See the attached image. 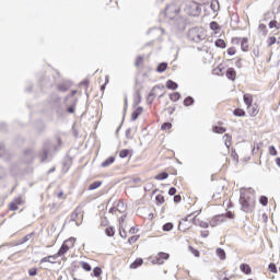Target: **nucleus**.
Segmentation results:
<instances>
[{"instance_id": "22", "label": "nucleus", "mask_w": 280, "mask_h": 280, "mask_svg": "<svg viewBox=\"0 0 280 280\" xmlns=\"http://www.w3.org/2000/svg\"><path fill=\"white\" fill-rule=\"evenodd\" d=\"M167 70V62H161L159 63L156 71L158 73H164V71Z\"/></svg>"}, {"instance_id": "59", "label": "nucleus", "mask_w": 280, "mask_h": 280, "mask_svg": "<svg viewBox=\"0 0 280 280\" xmlns=\"http://www.w3.org/2000/svg\"><path fill=\"white\" fill-rule=\"evenodd\" d=\"M67 113H70L71 115L73 114V113H75V106H70V107H68L67 108Z\"/></svg>"}, {"instance_id": "26", "label": "nucleus", "mask_w": 280, "mask_h": 280, "mask_svg": "<svg viewBox=\"0 0 280 280\" xmlns=\"http://www.w3.org/2000/svg\"><path fill=\"white\" fill-rule=\"evenodd\" d=\"M242 272H244L245 275H250L252 272V269H250V266L246 265V264H242L240 266Z\"/></svg>"}, {"instance_id": "38", "label": "nucleus", "mask_w": 280, "mask_h": 280, "mask_svg": "<svg viewBox=\"0 0 280 280\" xmlns=\"http://www.w3.org/2000/svg\"><path fill=\"white\" fill-rule=\"evenodd\" d=\"M63 244H68L69 248H73L75 245V237L68 238L66 242H63Z\"/></svg>"}, {"instance_id": "25", "label": "nucleus", "mask_w": 280, "mask_h": 280, "mask_svg": "<svg viewBox=\"0 0 280 280\" xmlns=\"http://www.w3.org/2000/svg\"><path fill=\"white\" fill-rule=\"evenodd\" d=\"M210 8L212 12H218V10H220V2H218V0H212Z\"/></svg>"}, {"instance_id": "29", "label": "nucleus", "mask_w": 280, "mask_h": 280, "mask_svg": "<svg viewBox=\"0 0 280 280\" xmlns=\"http://www.w3.org/2000/svg\"><path fill=\"white\" fill-rule=\"evenodd\" d=\"M80 215V208H77L70 215V222H75L78 217Z\"/></svg>"}, {"instance_id": "31", "label": "nucleus", "mask_w": 280, "mask_h": 280, "mask_svg": "<svg viewBox=\"0 0 280 280\" xmlns=\"http://www.w3.org/2000/svg\"><path fill=\"white\" fill-rule=\"evenodd\" d=\"M170 174L167 172H162L155 176L156 180H165L168 178Z\"/></svg>"}, {"instance_id": "12", "label": "nucleus", "mask_w": 280, "mask_h": 280, "mask_svg": "<svg viewBox=\"0 0 280 280\" xmlns=\"http://www.w3.org/2000/svg\"><path fill=\"white\" fill-rule=\"evenodd\" d=\"M166 89H168L170 91H176V89H178V83L174 82L173 80H167Z\"/></svg>"}, {"instance_id": "43", "label": "nucleus", "mask_w": 280, "mask_h": 280, "mask_svg": "<svg viewBox=\"0 0 280 280\" xmlns=\"http://www.w3.org/2000/svg\"><path fill=\"white\" fill-rule=\"evenodd\" d=\"M93 275H94V277H101L102 276V268L95 267L93 269Z\"/></svg>"}, {"instance_id": "27", "label": "nucleus", "mask_w": 280, "mask_h": 280, "mask_svg": "<svg viewBox=\"0 0 280 280\" xmlns=\"http://www.w3.org/2000/svg\"><path fill=\"white\" fill-rule=\"evenodd\" d=\"M241 40L242 51H248V38H242Z\"/></svg>"}, {"instance_id": "53", "label": "nucleus", "mask_w": 280, "mask_h": 280, "mask_svg": "<svg viewBox=\"0 0 280 280\" xmlns=\"http://www.w3.org/2000/svg\"><path fill=\"white\" fill-rule=\"evenodd\" d=\"M138 240H139L138 236H131V237L128 238V243L129 244H135Z\"/></svg>"}, {"instance_id": "41", "label": "nucleus", "mask_w": 280, "mask_h": 280, "mask_svg": "<svg viewBox=\"0 0 280 280\" xmlns=\"http://www.w3.org/2000/svg\"><path fill=\"white\" fill-rule=\"evenodd\" d=\"M188 250H190L195 257H200V252L192 246H188Z\"/></svg>"}, {"instance_id": "18", "label": "nucleus", "mask_w": 280, "mask_h": 280, "mask_svg": "<svg viewBox=\"0 0 280 280\" xmlns=\"http://www.w3.org/2000/svg\"><path fill=\"white\" fill-rule=\"evenodd\" d=\"M165 11H166V14H172V12H174L175 14H178V12H180V9H177L175 5H167Z\"/></svg>"}, {"instance_id": "7", "label": "nucleus", "mask_w": 280, "mask_h": 280, "mask_svg": "<svg viewBox=\"0 0 280 280\" xmlns=\"http://www.w3.org/2000/svg\"><path fill=\"white\" fill-rule=\"evenodd\" d=\"M56 259H58V255H50L40 259V264H56Z\"/></svg>"}, {"instance_id": "8", "label": "nucleus", "mask_w": 280, "mask_h": 280, "mask_svg": "<svg viewBox=\"0 0 280 280\" xmlns=\"http://www.w3.org/2000/svg\"><path fill=\"white\" fill-rule=\"evenodd\" d=\"M247 113L250 115V117H256V115L259 114V108H257V105H249L247 106Z\"/></svg>"}, {"instance_id": "15", "label": "nucleus", "mask_w": 280, "mask_h": 280, "mask_svg": "<svg viewBox=\"0 0 280 280\" xmlns=\"http://www.w3.org/2000/svg\"><path fill=\"white\" fill-rule=\"evenodd\" d=\"M139 266H143V258H138V259H136V260L130 265V268H131V270H137V268H139Z\"/></svg>"}, {"instance_id": "47", "label": "nucleus", "mask_w": 280, "mask_h": 280, "mask_svg": "<svg viewBox=\"0 0 280 280\" xmlns=\"http://www.w3.org/2000/svg\"><path fill=\"white\" fill-rule=\"evenodd\" d=\"M28 275H30V277H36V275H38V269H36V268H31V269L28 270Z\"/></svg>"}, {"instance_id": "61", "label": "nucleus", "mask_w": 280, "mask_h": 280, "mask_svg": "<svg viewBox=\"0 0 280 280\" xmlns=\"http://www.w3.org/2000/svg\"><path fill=\"white\" fill-rule=\"evenodd\" d=\"M180 200H183V198L180 197V195H175V196H174V202H180Z\"/></svg>"}, {"instance_id": "48", "label": "nucleus", "mask_w": 280, "mask_h": 280, "mask_svg": "<svg viewBox=\"0 0 280 280\" xmlns=\"http://www.w3.org/2000/svg\"><path fill=\"white\" fill-rule=\"evenodd\" d=\"M10 210L11 211H18L19 210V206L16 205V202L12 201L10 205Z\"/></svg>"}, {"instance_id": "21", "label": "nucleus", "mask_w": 280, "mask_h": 280, "mask_svg": "<svg viewBox=\"0 0 280 280\" xmlns=\"http://www.w3.org/2000/svg\"><path fill=\"white\" fill-rule=\"evenodd\" d=\"M116 211H118L119 213H125L126 211V205L124 201H119L116 206Z\"/></svg>"}, {"instance_id": "30", "label": "nucleus", "mask_w": 280, "mask_h": 280, "mask_svg": "<svg viewBox=\"0 0 280 280\" xmlns=\"http://www.w3.org/2000/svg\"><path fill=\"white\" fill-rule=\"evenodd\" d=\"M195 102H196V101L194 100V97L187 96V97L184 100V106H194Z\"/></svg>"}, {"instance_id": "32", "label": "nucleus", "mask_w": 280, "mask_h": 280, "mask_svg": "<svg viewBox=\"0 0 280 280\" xmlns=\"http://www.w3.org/2000/svg\"><path fill=\"white\" fill-rule=\"evenodd\" d=\"M105 235H107V237H113L115 235V228L113 226L106 228Z\"/></svg>"}, {"instance_id": "51", "label": "nucleus", "mask_w": 280, "mask_h": 280, "mask_svg": "<svg viewBox=\"0 0 280 280\" xmlns=\"http://www.w3.org/2000/svg\"><path fill=\"white\" fill-rule=\"evenodd\" d=\"M141 62H143V57L138 56L137 59H136L135 66L139 67L141 65Z\"/></svg>"}, {"instance_id": "20", "label": "nucleus", "mask_w": 280, "mask_h": 280, "mask_svg": "<svg viewBox=\"0 0 280 280\" xmlns=\"http://www.w3.org/2000/svg\"><path fill=\"white\" fill-rule=\"evenodd\" d=\"M215 47H219L220 49H226V42L224 39L219 38L214 43Z\"/></svg>"}, {"instance_id": "44", "label": "nucleus", "mask_w": 280, "mask_h": 280, "mask_svg": "<svg viewBox=\"0 0 280 280\" xmlns=\"http://www.w3.org/2000/svg\"><path fill=\"white\" fill-rule=\"evenodd\" d=\"M161 130H172V122H164L161 126Z\"/></svg>"}, {"instance_id": "56", "label": "nucleus", "mask_w": 280, "mask_h": 280, "mask_svg": "<svg viewBox=\"0 0 280 280\" xmlns=\"http://www.w3.org/2000/svg\"><path fill=\"white\" fill-rule=\"evenodd\" d=\"M199 226H200L201 229H209V223H208V222H205V221H201L200 224H199Z\"/></svg>"}, {"instance_id": "11", "label": "nucleus", "mask_w": 280, "mask_h": 280, "mask_svg": "<svg viewBox=\"0 0 280 280\" xmlns=\"http://www.w3.org/2000/svg\"><path fill=\"white\" fill-rule=\"evenodd\" d=\"M141 113H143V107H138L136 110H133L131 114V121H137Z\"/></svg>"}, {"instance_id": "4", "label": "nucleus", "mask_w": 280, "mask_h": 280, "mask_svg": "<svg viewBox=\"0 0 280 280\" xmlns=\"http://www.w3.org/2000/svg\"><path fill=\"white\" fill-rule=\"evenodd\" d=\"M34 159H35L34 150L28 149L24 151V154L22 156L23 163H26V165H30V163H34Z\"/></svg>"}, {"instance_id": "36", "label": "nucleus", "mask_w": 280, "mask_h": 280, "mask_svg": "<svg viewBox=\"0 0 280 280\" xmlns=\"http://www.w3.org/2000/svg\"><path fill=\"white\" fill-rule=\"evenodd\" d=\"M223 139H224V141H225V147L228 148V149H230L231 148V136L229 135V133H225L224 136H223Z\"/></svg>"}, {"instance_id": "33", "label": "nucleus", "mask_w": 280, "mask_h": 280, "mask_svg": "<svg viewBox=\"0 0 280 280\" xmlns=\"http://www.w3.org/2000/svg\"><path fill=\"white\" fill-rule=\"evenodd\" d=\"M210 30H212V32L220 31V24L215 21L210 22Z\"/></svg>"}, {"instance_id": "10", "label": "nucleus", "mask_w": 280, "mask_h": 280, "mask_svg": "<svg viewBox=\"0 0 280 280\" xmlns=\"http://www.w3.org/2000/svg\"><path fill=\"white\" fill-rule=\"evenodd\" d=\"M226 78H228L229 80H232V82H234L235 78H237V72H235V69L229 68V69L226 70Z\"/></svg>"}, {"instance_id": "23", "label": "nucleus", "mask_w": 280, "mask_h": 280, "mask_svg": "<svg viewBox=\"0 0 280 280\" xmlns=\"http://www.w3.org/2000/svg\"><path fill=\"white\" fill-rule=\"evenodd\" d=\"M217 255H218V257L222 260V261H224V259H226V252H224V249H222V248H217Z\"/></svg>"}, {"instance_id": "37", "label": "nucleus", "mask_w": 280, "mask_h": 280, "mask_svg": "<svg viewBox=\"0 0 280 280\" xmlns=\"http://www.w3.org/2000/svg\"><path fill=\"white\" fill-rule=\"evenodd\" d=\"M155 202L159 206L163 205V202H165V197L163 195H156Z\"/></svg>"}, {"instance_id": "52", "label": "nucleus", "mask_w": 280, "mask_h": 280, "mask_svg": "<svg viewBox=\"0 0 280 280\" xmlns=\"http://www.w3.org/2000/svg\"><path fill=\"white\" fill-rule=\"evenodd\" d=\"M269 27H270V30H272V28H275V27H277V30H279V26H278L277 21H270V22H269Z\"/></svg>"}, {"instance_id": "24", "label": "nucleus", "mask_w": 280, "mask_h": 280, "mask_svg": "<svg viewBox=\"0 0 280 280\" xmlns=\"http://www.w3.org/2000/svg\"><path fill=\"white\" fill-rule=\"evenodd\" d=\"M233 115L235 117H246V112H244L242 108H236L233 110Z\"/></svg>"}, {"instance_id": "14", "label": "nucleus", "mask_w": 280, "mask_h": 280, "mask_svg": "<svg viewBox=\"0 0 280 280\" xmlns=\"http://www.w3.org/2000/svg\"><path fill=\"white\" fill-rule=\"evenodd\" d=\"M71 85L69 83H59L57 85L58 91H60L61 93H67V91H69Z\"/></svg>"}, {"instance_id": "34", "label": "nucleus", "mask_w": 280, "mask_h": 280, "mask_svg": "<svg viewBox=\"0 0 280 280\" xmlns=\"http://www.w3.org/2000/svg\"><path fill=\"white\" fill-rule=\"evenodd\" d=\"M170 100L172 102H178V100H180V94L178 92H174V93L170 94Z\"/></svg>"}, {"instance_id": "2", "label": "nucleus", "mask_w": 280, "mask_h": 280, "mask_svg": "<svg viewBox=\"0 0 280 280\" xmlns=\"http://www.w3.org/2000/svg\"><path fill=\"white\" fill-rule=\"evenodd\" d=\"M188 38L192 43H202L207 38V34L202 27L195 26L188 31Z\"/></svg>"}, {"instance_id": "55", "label": "nucleus", "mask_w": 280, "mask_h": 280, "mask_svg": "<svg viewBox=\"0 0 280 280\" xmlns=\"http://www.w3.org/2000/svg\"><path fill=\"white\" fill-rule=\"evenodd\" d=\"M168 196H176V188L171 187V188L168 189Z\"/></svg>"}, {"instance_id": "40", "label": "nucleus", "mask_w": 280, "mask_h": 280, "mask_svg": "<svg viewBox=\"0 0 280 280\" xmlns=\"http://www.w3.org/2000/svg\"><path fill=\"white\" fill-rule=\"evenodd\" d=\"M128 154H130V150H128V149L121 150V151L119 152L120 159H126V158H128Z\"/></svg>"}, {"instance_id": "63", "label": "nucleus", "mask_w": 280, "mask_h": 280, "mask_svg": "<svg viewBox=\"0 0 280 280\" xmlns=\"http://www.w3.org/2000/svg\"><path fill=\"white\" fill-rule=\"evenodd\" d=\"M219 280H231V278H229L224 275H221V276H219Z\"/></svg>"}, {"instance_id": "54", "label": "nucleus", "mask_w": 280, "mask_h": 280, "mask_svg": "<svg viewBox=\"0 0 280 280\" xmlns=\"http://www.w3.org/2000/svg\"><path fill=\"white\" fill-rule=\"evenodd\" d=\"M5 154V145L3 143H0V156Z\"/></svg>"}, {"instance_id": "46", "label": "nucleus", "mask_w": 280, "mask_h": 280, "mask_svg": "<svg viewBox=\"0 0 280 280\" xmlns=\"http://www.w3.org/2000/svg\"><path fill=\"white\" fill-rule=\"evenodd\" d=\"M269 154L271 156H277V148H275V145L269 147Z\"/></svg>"}, {"instance_id": "45", "label": "nucleus", "mask_w": 280, "mask_h": 280, "mask_svg": "<svg viewBox=\"0 0 280 280\" xmlns=\"http://www.w3.org/2000/svg\"><path fill=\"white\" fill-rule=\"evenodd\" d=\"M259 202H260V205H262V207H266V205H268V197L261 196L259 198Z\"/></svg>"}, {"instance_id": "28", "label": "nucleus", "mask_w": 280, "mask_h": 280, "mask_svg": "<svg viewBox=\"0 0 280 280\" xmlns=\"http://www.w3.org/2000/svg\"><path fill=\"white\" fill-rule=\"evenodd\" d=\"M258 30L261 33V36H268V27L266 24H259Z\"/></svg>"}, {"instance_id": "50", "label": "nucleus", "mask_w": 280, "mask_h": 280, "mask_svg": "<svg viewBox=\"0 0 280 280\" xmlns=\"http://www.w3.org/2000/svg\"><path fill=\"white\" fill-rule=\"evenodd\" d=\"M268 268H269L270 272L277 273V265L271 262V264H269Z\"/></svg>"}, {"instance_id": "64", "label": "nucleus", "mask_w": 280, "mask_h": 280, "mask_svg": "<svg viewBox=\"0 0 280 280\" xmlns=\"http://www.w3.org/2000/svg\"><path fill=\"white\" fill-rule=\"evenodd\" d=\"M179 28L180 30H184L185 28V20H180V23H179Z\"/></svg>"}, {"instance_id": "35", "label": "nucleus", "mask_w": 280, "mask_h": 280, "mask_svg": "<svg viewBox=\"0 0 280 280\" xmlns=\"http://www.w3.org/2000/svg\"><path fill=\"white\" fill-rule=\"evenodd\" d=\"M172 229H174V223H172V222L165 223V224L163 225V228H162V230H163L164 232H170V231H172Z\"/></svg>"}, {"instance_id": "60", "label": "nucleus", "mask_w": 280, "mask_h": 280, "mask_svg": "<svg viewBox=\"0 0 280 280\" xmlns=\"http://www.w3.org/2000/svg\"><path fill=\"white\" fill-rule=\"evenodd\" d=\"M101 226H108V219H103L101 222Z\"/></svg>"}, {"instance_id": "6", "label": "nucleus", "mask_w": 280, "mask_h": 280, "mask_svg": "<svg viewBox=\"0 0 280 280\" xmlns=\"http://www.w3.org/2000/svg\"><path fill=\"white\" fill-rule=\"evenodd\" d=\"M50 150H51V144L46 143L43 148L42 153H39L40 163H45V161H47Z\"/></svg>"}, {"instance_id": "49", "label": "nucleus", "mask_w": 280, "mask_h": 280, "mask_svg": "<svg viewBox=\"0 0 280 280\" xmlns=\"http://www.w3.org/2000/svg\"><path fill=\"white\" fill-rule=\"evenodd\" d=\"M34 235V232L24 236L23 241L20 244H25V242H30V238Z\"/></svg>"}, {"instance_id": "3", "label": "nucleus", "mask_w": 280, "mask_h": 280, "mask_svg": "<svg viewBox=\"0 0 280 280\" xmlns=\"http://www.w3.org/2000/svg\"><path fill=\"white\" fill-rule=\"evenodd\" d=\"M240 203H241L242 210L245 211V213H250V211H253V207H255V201L242 191L240 197Z\"/></svg>"}, {"instance_id": "13", "label": "nucleus", "mask_w": 280, "mask_h": 280, "mask_svg": "<svg viewBox=\"0 0 280 280\" xmlns=\"http://www.w3.org/2000/svg\"><path fill=\"white\" fill-rule=\"evenodd\" d=\"M113 163H115V156H109L101 164V167H110Z\"/></svg>"}, {"instance_id": "39", "label": "nucleus", "mask_w": 280, "mask_h": 280, "mask_svg": "<svg viewBox=\"0 0 280 280\" xmlns=\"http://www.w3.org/2000/svg\"><path fill=\"white\" fill-rule=\"evenodd\" d=\"M81 268H83L85 272H91V265L89 262L81 261Z\"/></svg>"}, {"instance_id": "58", "label": "nucleus", "mask_w": 280, "mask_h": 280, "mask_svg": "<svg viewBox=\"0 0 280 280\" xmlns=\"http://www.w3.org/2000/svg\"><path fill=\"white\" fill-rule=\"evenodd\" d=\"M235 54H236L235 48H229V49H228V55H229V56H235Z\"/></svg>"}, {"instance_id": "1", "label": "nucleus", "mask_w": 280, "mask_h": 280, "mask_svg": "<svg viewBox=\"0 0 280 280\" xmlns=\"http://www.w3.org/2000/svg\"><path fill=\"white\" fill-rule=\"evenodd\" d=\"M180 10H183L188 16H200L202 12L200 4L194 0H186L180 5Z\"/></svg>"}, {"instance_id": "17", "label": "nucleus", "mask_w": 280, "mask_h": 280, "mask_svg": "<svg viewBox=\"0 0 280 280\" xmlns=\"http://www.w3.org/2000/svg\"><path fill=\"white\" fill-rule=\"evenodd\" d=\"M243 100H244V104H246L247 107L253 105V95L244 94Z\"/></svg>"}, {"instance_id": "62", "label": "nucleus", "mask_w": 280, "mask_h": 280, "mask_svg": "<svg viewBox=\"0 0 280 280\" xmlns=\"http://www.w3.org/2000/svg\"><path fill=\"white\" fill-rule=\"evenodd\" d=\"M136 95L138 97V102L136 104H141V92L138 91Z\"/></svg>"}, {"instance_id": "5", "label": "nucleus", "mask_w": 280, "mask_h": 280, "mask_svg": "<svg viewBox=\"0 0 280 280\" xmlns=\"http://www.w3.org/2000/svg\"><path fill=\"white\" fill-rule=\"evenodd\" d=\"M163 259L167 260L170 259V254L160 252L152 260V264H158L159 266H162L164 264Z\"/></svg>"}, {"instance_id": "57", "label": "nucleus", "mask_w": 280, "mask_h": 280, "mask_svg": "<svg viewBox=\"0 0 280 280\" xmlns=\"http://www.w3.org/2000/svg\"><path fill=\"white\" fill-rule=\"evenodd\" d=\"M130 132H132V129H131V128H128V129L126 130V132H125L127 139H132V137L130 136Z\"/></svg>"}, {"instance_id": "16", "label": "nucleus", "mask_w": 280, "mask_h": 280, "mask_svg": "<svg viewBox=\"0 0 280 280\" xmlns=\"http://www.w3.org/2000/svg\"><path fill=\"white\" fill-rule=\"evenodd\" d=\"M212 132H214L215 135H224V132H226V128L220 127V126H213Z\"/></svg>"}, {"instance_id": "9", "label": "nucleus", "mask_w": 280, "mask_h": 280, "mask_svg": "<svg viewBox=\"0 0 280 280\" xmlns=\"http://www.w3.org/2000/svg\"><path fill=\"white\" fill-rule=\"evenodd\" d=\"M69 244L67 243H62L61 247L59 248V250L57 252V257H62V255H66V253L69 250Z\"/></svg>"}, {"instance_id": "19", "label": "nucleus", "mask_w": 280, "mask_h": 280, "mask_svg": "<svg viewBox=\"0 0 280 280\" xmlns=\"http://www.w3.org/2000/svg\"><path fill=\"white\" fill-rule=\"evenodd\" d=\"M100 187H102V180H96L89 186V190L93 191L95 189H100Z\"/></svg>"}, {"instance_id": "42", "label": "nucleus", "mask_w": 280, "mask_h": 280, "mask_svg": "<svg viewBox=\"0 0 280 280\" xmlns=\"http://www.w3.org/2000/svg\"><path fill=\"white\" fill-rule=\"evenodd\" d=\"M275 43H277V37H275V36H271L267 39L268 47H272V45H275Z\"/></svg>"}]
</instances>
